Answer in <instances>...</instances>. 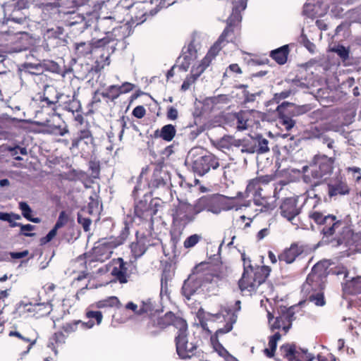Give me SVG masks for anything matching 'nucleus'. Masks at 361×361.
<instances>
[{"label": "nucleus", "mask_w": 361, "mask_h": 361, "mask_svg": "<svg viewBox=\"0 0 361 361\" xmlns=\"http://www.w3.org/2000/svg\"><path fill=\"white\" fill-rule=\"evenodd\" d=\"M9 337L16 338L14 342V347L19 355L23 357L28 354L32 348L36 344L38 334L35 329L31 326L22 330H12L8 333Z\"/></svg>", "instance_id": "obj_9"}, {"label": "nucleus", "mask_w": 361, "mask_h": 361, "mask_svg": "<svg viewBox=\"0 0 361 361\" xmlns=\"http://www.w3.org/2000/svg\"><path fill=\"white\" fill-rule=\"evenodd\" d=\"M93 306L97 309H121L123 307L120 300L116 296H109L104 299L96 302Z\"/></svg>", "instance_id": "obj_35"}, {"label": "nucleus", "mask_w": 361, "mask_h": 361, "mask_svg": "<svg viewBox=\"0 0 361 361\" xmlns=\"http://www.w3.org/2000/svg\"><path fill=\"white\" fill-rule=\"evenodd\" d=\"M195 269L209 271L208 274H205V275H209V277H206L205 279V281L209 283H211L214 278L222 280L226 279L229 274L228 267L223 263L214 265L211 263L202 262L195 267Z\"/></svg>", "instance_id": "obj_13"}, {"label": "nucleus", "mask_w": 361, "mask_h": 361, "mask_svg": "<svg viewBox=\"0 0 361 361\" xmlns=\"http://www.w3.org/2000/svg\"><path fill=\"white\" fill-rule=\"evenodd\" d=\"M310 301L314 302L317 306H324L325 305V299L322 293H317L311 295L309 297Z\"/></svg>", "instance_id": "obj_61"}, {"label": "nucleus", "mask_w": 361, "mask_h": 361, "mask_svg": "<svg viewBox=\"0 0 361 361\" xmlns=\"http://www.w3.org/2000/svg\"><path fill=\"white\" fill-rule=\"evenodd\" d=\"M281 335L279 332L275 333L269 338V348H265L264 352L268 357H272L276 350L277 342L281 339Z\"/></svg>", "instance_id": "obj_46"}, {"label": "nucleus", "mask_w": 361, "mask_h": 361, "mask_svg": "<svg viewBox=\"0 0 361 361\" xmlns=\"http://www.w3.org/2000/svg\"><path fill=\"white\" fill-rule=\"evenodd\" d=\"M222 44H224V45L225 44V43L223 42H219V39H218L217 41L211 47L206 56L204 57V59L206 61H208L210 64L212 60L214 59L220 50L222 49Z\"/></svg>", "instance_id": "obj_50"}, {"label": "nucleus", "mask_w": 361, "mask_h": 361, "mask_svg": "<svg viewBox=\"0 0 361 361\" xmlns=\"http://www.w3.org/2000/svg\"><path fill=\"white\" fill-rule=\"evenodd\" d=\"M290 53L289 46L283 45L270 51L269 56L279 65H283L287 62Z\"/></svg>", "instance_id": "obj_34"}, {"label": "nucleus", "mask_w": 361, "mask_h": 361, "mask_svg": "<svg viewBox=\"0 0 361 361\" xmlns=\"http://www.w3.org/2000/svg\"><path fill=\"white\" fill-rule=\"evenodd\" d=\"M207 100L213 105L219 104H227L229 102L228 96L226 94H219L217 96L209 97Z\"/></svg>", "instance_id": "obj_58"}, {"label": "nucleus", "mask_w": 361, "mask_h": 361, "mask_svg": "<svg viewBox=\"0 0 361 361\" xmlns=\"http://www.w3.org/2000/svg\"><path fill=\"white\" fill-rule=\"evenodd\" d=\"M343 290L348 295H357L361 293V276L346 280L343 284Z\"/></svg>", "instance_id": "obj_38"}, {"label": "nucleus", "mask_w": 361, "mask_h": 361, "mask_svg": "<svg viewBox=\"0 0 361 361\" xmlns=\"http://www.w3.org/2000/svg\"><path fill=\"white\" fill-rule=\"evenodd\" d=\"M237 18V21H239V16L231 15L227 19V26L224 30L223 32L219 37V42H223L224 43H228L229 42H233L235 39L234 36V28H235V20L234 18Z\"/></svg>", "instance_id": "obj_31"}, {"label": "nucleus", "mask_w": 361, "mask_h": 361, "mask_svg": "<svg viewBox=\"0 0 361 361\" xmlns=\"http://www.w3.org/2000/svg\"><path fill=\"white\" fill-rule=\"evenodd\" d=\"M268 143L269 142L266 138L258 135L255 138H252L250 143L245 142V146H243V148L240 150L243 153L257 152L259 154H263L269 151Z\"/></svg>", "instance_id": "obj_19"}, {"label": "nucleus", "mask_w": 361, "mask_h": 361, "mask_svg": "<svg viewBox=\"0 0 361 361\" xmlns=\"http://www.w3.org/2000/svg\"><path fill=\"white\" fill-rule=\"evenodd\" d=\"M305 252V247L299 243H293L278 255V259L286 264L293 263Z\"/></svg>", "instance_id": "obj_17"}, {"label": "nucleus", "mask_w": 361, "mask_h": 361, "mask_svg": "<svg viewBox=\"0 0 361 361\" xmlns=\"http://www.w3.org/2000/svg\"><path fill=\"white\" fill-rule=\"evenodd\" d=\"M201 282L200 280L192 278H189L185 280L182 286L181 292L182 295L187 299L190 300L191 296L193 295L197 290L200 288Z\"/></svg>", "instance_id": "obj_32"}, {"label": "nucleus", "mask_w": 361, "mask_h": 361, "mask_svg": "<svg viewBox=\"0 0 361 361\" xmlns=\"http://www.w3.org/2000/svg\"><path fill=\"white\" fill-rule=\"evenodd\" d=\"M251 114L247 111H240L231 115L238 130H246L250 126Z\"/></svg>", "instance_id": "obj_29"}, {"label": "nucleus", "mask_w": 361, "mask_h": 361, "mask_svg": "<svg viewBox=\"0 0 361 361\" xmlns=\"http://www.w3.org/2000/svg\"><path fill=\"white\" fill-rule=\"evenodd\" d=\"M210 65L208 61L204 58L197 66H193L191 69L190 75H192L197 80L204 73L206 68Z\"/></svg>", "instance_id": "obj_51"}, {"label": "nucleus", "mask_w": 361, "mask_h": 361, "mask_svg": "<svg viewBox=\"0 0 361 361\" xmlns=\"http://www.w3.org/2000/svg\"><path fill=\"white\" fill-rule=\"evenodd\" d=\"M181 325V328L177 329L174 338L178 355L181 359H188L193 356L200 357L202 352L197 350V344L194 342L188 343V325L185 319L183 321Z\"/></svg>", "instance_id": "obj_8"}, {"label": "nucleus", "mask_w": 361, "mask_h": 361, "mask_svg": "<svg viewBox=\"0 0 361 361\" xmlns=\"http://www.w3.org/2000/svg\"><path fill=\"white\" fill-rule=\"evenodd\" d=\"M200 212L201 209L198 207L197 203L191 204L180 201L177 204H173L171 209L172 225L183 229L192 223Z\"/></svg>", "instance_id": "obj_7"}, {"label": "nucleus", "mask_w": 361, "mask_h": 361, "mask_svg": "<svg viewBox=\"0 0 361 361\" xmlns=\"http://www.w3.org/2000/svg\"><path fill=\"white\" fill-rule=\"evenodd\" d=\"M119 96L131 92L135 88V85L128 82H123L121 85H117Z\"/></svg>", "instance_id": "obj_63"}, {"label": "nucleus", "mask_w": 361, "mask_h": 361, "mask_svg": "<svg viewBox=\"0 0 361 361\" xmlns=\"http://www.w3.org/2000/svg\"><path fill=\"white\" fill-rule=\"evenodd\" d=\"M271 272V268L268 266L252 265L244 267L242 277L238 281V287L242 292L252 293L265 282Z\"/></svg>", "instance_id": "obj_4"}, {"label": "nucleus", "mask_w": 361, "mask_h": 361, "mask_svg": "<svg viewBox=\"0 0 361 361\" xmlns=\"http://www.w3.org/2000/svg\"><path fill=\"white\" fill-rule=\"evenodd\" d=\"M66 336L63 331L55 332L49 338L48 347L56 353V348L65 343Z\"/></svg>", "instance_id": "obj_45"}, {"label": "nucleus", "mask_w": 361, "mask_h": 361, "mask_svg": "<svg viewBox=\"0 0 361 361\" xmlns=\"http://www.w3.org/2000/svg\"><path fill=\"white\" fill-rule=\"evenodd\" d=\"M82 141L85 144L93 142L94 137L91 130H90V127L78 130L77 137L72 140V147H78L79 144Z\"/></svg>", "instance_id": "obj_39"}, {"label": "nucleus", "mask_w": 361, "mask_h": 361, "mask_svg": "<svg viewBox=\"0 0 361 361\" xmlns=\"http://www.w3.org/2000/svg\"><path fill=\"white\" fill-rule=\"evenodd\" d=\"M197 205L201 209V212L207 210L214 214H219L223 210H238L243 206L235 202V197H227L219 194L202 197L197 202Z\"/></svg>", "instance_id": "obj_6"}, {"label": "nucleus", "mask_w": 361, "mask_h": 361, "mask_svg": "<svg viewBox=\"0 0 361 361\" xmlns=\"http://www.w3.org/2000/svg\"><path fill=\"white\" fill-rule=\"evenodd\" d=\"M332 52L336 53L339 57L345 61L349 58V49L343 45H337L331 48Z\"/></svg>", "instance_id": "obj_54"}, {"label": "nucleus", "mask_w": 361, "mask_h": 361, "mask_svg": "<svg viewBox=\"0 0 361 361\" xmlns=\"http://www.w3.org/2000/svg\"><path fill=\"white\" fill-rule=\"evenodd\" d=\"M303 286L307 291L317 290L318 288H321V276L312 271L308 274Z\"/></svg>", "instance_id": "obj_42"}, {"label": "nucleus", "mask_w": 361, "mask_h": 361, "mask_svg": "<svg viewBox=\"0 0 361 361\" xmlns=\"http://www.w3.org/2000/svg\"><path fill=\"white\" fill-rule=\"evenodd\" d=\"M96 41L92 39L90 42H80L75 47V54L78 57H85L92 52L94 48H99L96 46Z\"/></svg>", "instance_id": "obj_43"}, {"label": "nucleus", "mask_w": 361, "mask_h": 361, "mask_svg": "<svg viewBox=\"0 0 361 361\" xmlns=\"http://www.w3.org/2000/svg\"><path fill=\"white\" fill-rule=\"evenodd\" d=\"M237 318V314L233 310L224 308L221 309L216 314L207 312L205 317L206 320L200 321V325L203 329L209 331V333L210 331L207 328V322L225 323L224 327L219 328L216 331L214 335L212 336L210 338V341L214 351L216 352L218 355L222 357L227 355L228 351L219 342L218 336L219 335L230 332L233 329V324L236 322Z\"/></svg>", "instance_id": "obj_2"}, {"label": "nucleus", "mask_w": 361, "mask_h": 361, "mask_svg": "<svg viewBox=\"0 0 361 361\" xmlns=\"http://www.w3.org/2000/svg\"><path fill=\"white\" fill-rule=\"evenodd\" d=\"M183 320V318L177 316L171 311L166 312L161 316L149 317L145 327V334L153 338L157 337L171 326L176 329L181 328Z\"/></svg>", "instance_id": "obj_5"}, {"label": "nucleus", "mask_w": 361, "mask_h": 361, "mask_svg": "<svg viewBox=\"0 0 361 361\" xmlns=\"http://www.w3.org/2000/svg\"><path fill=\"white\" fill-rule=\"evenodd\" d=\"M121 6L126 8H135L138 10V12L135 14V18L136 21L144 22L146 20L147 9L145 8L144 3H132L128 4L126 0L121 1Z\"/></svg>", "instance_id": "obj_41"}, {"label": "nucleus", "mask_w": 361, "mask_h": 361, "mask_svg": "<svg viewBox=\"0 0 361 361\" xmlns=\"http://www.w3.org/2000/svg\"><path fill=\"white\" fill-rule=\"evenodd\" d=\"M308 218L317 225L323 240H335L338 245L345 243L343 234L345 230H348V227L341 217L328 214L314 207L309 211Z\"/></svg>", "instance_id": "obj_1"}, {"label": "nucleus", "mask_w": 361, "mask_h": 361, "mask_svg": "<svg viewBox=\"0 0 361 361\" xmlns=\"http://www.w3.org/2000/svg\"><path fill=\"white\" fill-rule=\"evenodd\" d=\"M293 310V307H290L281 310L279 316L276 317L274 322L271 324V331H274L276 329L282 328L285 333H287L291 327L292 322L295 319V312Z\"/></svg>", "instance_id": "obj_15"}, {"label": "nucleus", "mask_w": 361, "mask_h": 361, "mask_svg": "<svg viewBox=\"0 0 361 361\" xmlns=\"http://www.w3.org/2000/svg\"><path fill=\"white\" fill-rule=\"evenodd\" d=\"M130 234V228L128 224H125V226L121 231L119 235L116 238H109L113 243V244L118 247L124 243V242L127 240L128 235Z\"/></svg>", "instance_id": "obj_49"}, {"label": "nucleus", "mask_w": 361, "mask_h": 361, "mask_svg": "<svg viewBox=\"0 0 361 361\" xmlns=\"http://www.w3.org/2000/svg\"><path fill=\"white\" fill-rule=\"evenodd\" d=\"M111 283H127L131 275L136 271V266L132 261L126 262L122 257L113 259L110 262Z\"/></svg>", "instance_id": "obj_10"}, {"label": "nucleus", "mask_w": 361, "mask_h": 361, "mask_svg": "<svg viewBox=\"0 0 361 361\" xmlns=\"http://www.w3.org/2000/svg\"><path fill=\"white\" fill-rule=\"evenodd\" d=\"M149 238L145 235H142L140 237L138 236V232L136 233V241L133 242L130 245V250L133 255L135 258H138L142 256L148 247L152 245L150 243Z\"/></svg>", "instance_id": "obj_23"}, {"label": "nucleus", "mask_w": 361, "mask_h": 361, "mask_svg": "<svg viewBox=\"0 0 361 361\" xmlns=\"http://www.w3.org/2000/svg\"><path fill=\"white\" fill-rule=\"evenodd\" d=\"M59 4L58 3H48L42 4V18L44 20L56 18L60 15Z\"/></svg>", "instance_id": "obj_36"}, {"label": "nucleus", "mask_w": 361, "mask_h": 361, "mask_svg": "<svg viewBox=\"0 0 361 361\" xmlns=\"http://www.w3.org/2000/svg\"><path fill=\"white\" fill-rule=\"evenodd\" d=\"M290 105H292V108H293V110H292V113H293L294 115L297 116L305 114L307 112H310L313 109V106L310 104H306L299 106H294L293 104H290Z\"/></svg>", "instance_id": "obj_55"}, {"label": "nucleus", "mask_w": 361, "mask_h": 361, "mask_svg": "<svg viewBox=\"0 0 361 361\" xmlns=\"http://www.w3.org/2000/svg\"><path fill=\"white\" fill-rule=\"evenodd\" d=\"M292 107L290 103L283 102L276 109L279 123L287 130H290L295 124V121L291 118Z\"/></svg>", "instance_id": "obj_20"}, {"label": "nucleus", "mask_w": 361, "mask_h": 361, "mask_svg": "<svg viewBox=\"0 0 361 361\" xmlns=\"http://www.w3.org/2000/svg\"><path fill=\"white\" fill-rule=\"evenodd\" d=\"M271 197L265 195L257 194L253 197L254 204L257 206L261 207V212H269L273 210L275 207L274 201H270Z\"/></svg>", "instance_id": "obj_37"}, {"label": "nucleus", "mask_w": 361, "mask_h": 361, "mask_svg": "<svg viewBox=\"0 0 361 361\" xmlns=\"http://www.w3.org/2000/svg\"><path fill=\"white\" fill-rule=\"evenodd\" d=\"M220 166L219 158L211 152L196 157L191 162L192 171L200 176H202L211 171L217 170Z\"/></svg>", "instance_id": "obj_11"}, {"label": "nucleus", "mask_w": 361, "mask_h": 361, "mask_svg": "<svg viewBox=\"0 0 361 361\" xmlns=\"http://www.w3.org/2000/svg\"><path fill=\"white\" fill-rule=\"evenodd\" d=\"M326 128L322 125H312L306 130L309 138H322L325 135Z\"/></svg>", "instance_id": "obj_47"}, {"label": "nucleus", "mask_w": 361, "mask_h": 361, "mask_svg": "<svg viewBox=\"0 0 361 361\" xmlns=\"http://www.w3.org/2000/svg\"><path fill=\"white\" fill-rule=\"evenodd\" d=\"M19 209L21 210L22 215L27 220L33 223H39L41 219L38 217H33L32 216V209L29 204L25 202H19Z\"/></svg>", "instance_id": "obj_48"}, {"label": "nucleus", "mask_w": 361, "mask_h": 361, "mask_svg": "<svg viewBox=\"0 0 361 361\" xmlns=\"http://www.w3.org/2000/svg\"><path fill=\"white\" fill-rule=\"evenodd\" d=\"M85 316L87 318L90 319L89 321H92V319H94L96 323L94 325H99L103 319V315L101 311H93V310H87L85 313Z\"/></svg>", "instance_id": "obj_57"}, {"label": "nucleus", "mask_w": 361, "mask_h": 361, "mask_svg": "<svg viewBox=\"0 0 361 361\" xmlns=\"http://www.w3.org/2000/svg\"><path fill=\"white\" fill-rule=\"evenodd\" d=\"M202 239L200 235L193 234L188 236L183 243V246L186 249H189L195 246Z\"/></svg>", "instance_id": "obj_56"}, {"label": "nucleus", "mask_w": 361, "mask_h": 361, "mask_svg": "<svg viewBox=\"0 0 361 361\" xmlns=\"http://www.w3.org/2000/svg\"><path fill=\"white\" fill-rule=\"evenodd\" d=\"M101 95L104 98H106L112 102L114 101L119 97L117 85H112L109 86L104 92L101 93Z\"/></svg>", "instance_id": "obj_53"}, {"label": "nucleus", "mask_w": 361, "mask_h": 361, "mask_svg": "<svg viewBox=\"0 0 361 361\" xmlns=\"http://www.w3.org/2000/svg\"><path fill=\"white\" fill-rule=\"evenodd\" d=\"M89 169L91 171V176L93 178H99L100 172V164L99 161H90L89 162Z\"/></svg>", "instance_id": "obj_62"}, {"label": "nucleus", "mask_w": 361, "mask_h": 361, "mask_svg": "<svg viewBox=\"0 0 361 361\" xmlns=\"http://www.w3.org/2000/svg\"><path fill=\"white\" fill-rule=\"evenodd\" d=\"M279 209L281 216L288 221H293L302 212V207L298 206V196L284 198Z\"/></svg>", "instance_id": "obj_12"}, {"label": "nucleus", "mask_w": 361, "mask_h": 361, "mask_svg": "<svg viewBox=\"0 0 361 361\" xmlns=\"http://www.w3.org/2000/svg\"><path fill=\"white\" fill-rule=\"evenodd\" d=\"M32 317L36 319L48 316L52 311V305L49 302L32 303Z\"/></svg>", "instance_id": "obj_40"}, {"label": "nucleus", "mask_w": 361, "mask_h": 361, "mask_svg": "<svg viewBox=\"0 0 361 361\" xmlns=\"http://www.w3.org/2000/svg\"><path fill=\"white\" fill-rule=\"evenodd\" d=\"M102 11L99 16L96 17L95 30L108 36L111 32L112 28L118 23H121L123 19L116 18V15L102 16Z\"/></svg>", "instance_id": "obj_18"}, {"label": "nucleus", "mask_w": 361, "mask_h": 361, "mask_svg": "<svg viewBox=\"0 0 361 361\" xmlns=\"http://www.w3.org/2000/svg\"><path fill=\"white\" fill-rule=\"evenodd\" d=\"M63 28L60 26H57L56 28L47 29L44 34V38L46 40H49L51 39H59L61 35H63Z\"/></svg>", "instance_id": "obj_52"}, {"label": "nucleus", "mask_w": 361, "mask_h": 361, "mask_svg": "<svg viewBox=\"0 0 361 361\" xmlns=\"http://www.w3.org/2000/svg\"><path fill=\"white\" fill-rule=\"evenodd\" d=\"M116 247L109 239H105L92 249V259L93 262H104L109 259Z\"/></svg>", "instance_id": "obj_14"}, {"label": "nucleus", "mask_w": 361, "mask_h": 361, "mask_svg": "<svg viewBox=\"0 0 361 361\" xmlns=\"http://www.w3.org/2000/svg\"><path fill=\"white\" fill-rule=\"evenodd\" d=\"M94 326V322L93 321L85 322L81 320H74L63 324L61 329L66 336H69L78 332L80 329L87 330L92 329Z\"/></svg>", "instance_id": "obj_26"}, {"label": "nucleus", "mask_w": 361, "mask_h": 361, "mask_svg": "<svg viewBox=\"0 0 361 361\" xmlns=\"http://www.w3.org/2000/svg\"><path fill=\"white\" fill-rule=\"evenodd\" d=\"M274 179L273 175H265L256 177L249 180L245 192L247 194L255 195L262 193V185H267Z\"/></svg>", "instance_id": "obj_21"}, {"label": "nucleus", "mask_w": 361, "mask_h": 361, "mask_svg": "<svg viewBox=\"0 0 361 361\" xmlns=\"http://www.w3.org/2000/svg\"><path fill=\"white\" fill-rule=\"evenodd\" d=\"M59 97L56 89L51 85H45L44 88V94L42 101L45 102L47 106L54 105L59 100Z\"/></svg>", "instance_id": "obj_44"}, {"label": "nucleus", "mask_w": 361, "mask_h": 361, "mask_svg": "<svg viewBox=\"0 0 361 361\" xmlns=\"http://www.w3.org/2000/svg\"><path fill=\"white\" fill-rule=\"evenodd\" d=\"M110 0H87L86 4H83L78 7V13L80 15L83 20L85 19L86 17L94 15L95 17L97 14H99L101 13L103 7L106 6V4L109 2Z\"/></svg>", "instance_id": "obj_16"}, {"label": "nucleus", "mask_w": 361, "mask_h": 361, "mask_svg": "<svg viewBox=\"0 0 361 361\" xmlns=\"http://www.w3.org/2000/svg\"><path fill=\"white\" fill-rule=\"evenodd\" d=\"M335 157H328L325 154H317L313 157L309 166H307L306 173L303 176V180L312 185V190L319 186L321 180L331 175L334 171Z\"/></svg>", "instance_id": "obj_3"}, {"label": "nucleus", "mask_w": 361, "mask_h": 361, "mask_svg": "<svg viewBox=\"0 0 361 361\" xmlns=\"http://www.w3.org/2000/svg\"><path fill=\"white\" fill-rule=\"evenodd\" d=\"M69 221V216L65 211H61L59 214L58 219L55 224L56 228H62L66 226Z\"/></svg>", "instance_id": "obj_60"}, {"label": "nucleus", "mask_w": 361, "mask_h": 361, "mask_svg": "<svg viewBox=\"0 0 361 361\" xmlns=\"http://www.w3.org/2000/svg\"><path fill=\"white\" fill-rule=\"evenodd\" d=\"M128 27L126 25H118L117 24L112 28V31L109 35L97 39L96 46L104 47L112 41H119L126 38V30Z\"/></svg>", "instance_id": "obj_22"}, {"label": "nucleus", "mask_w": 361, "mask_h": 361, "mask_svg": "<svg viewBox=\"0 0 361 361\" xmlns=\"http://www.w3.org/2000/svg\"><path fill=\"white\" fill-rule=\"evenodd\" d=\"M78 222L82 225L83 230L85 232L90 231V227L92 224V220L88 217H83L81 214H78Z\"/></svg>", "instance_id": "obj_64"}, {"label": "nucleus", "mask_w": 361, "mask_h": 361, "mask_svg": "<svg viewBox=\"0 0 361 361\" xmlns=\"http://www.w3.org/2000/svg\"><path fill=\"white\" fill-rule=\"evenodd\" d=\"M152 165L154 168L153 169L152 177L149 183V185L152 188H158L159 187L165 186L169 178L168 173L163 171L161 166L156 164Z\"/></svg>", "instance_id": "obj_25"}, {"label": "nucleus", "mask_w": 361, "mask_h": 361, "mask_svg": "<svg viewBox=\"0 0 361 361\" xmlns=\"http://www.w3.org/2000/svg\"><path fill=\"white\" fill-rule=\"evenodd\" d=\"M176 135V126L172 124L164 125L161 129H157L154 133L156 138H161L166 142H171Z\"/></svg>", "instance_id": "obj_33"}, {"label": "nucleus", "mask_w": 361, "mask_h": 361, "mask_svg": "<svg viewBox=\"0 0 361 361\" xmlns=\"http://www.w3.org/2000/svg\"><path fill=\"white\" fill-rule=\"evenodd\" d=\"M327 188L328 195L330 198L337 195H345L350 192L348 184L342 180H337L334 183H328Z\"/></svg>", "instance_id": "obj_28"}, {"label": "nucleus", "mask_w": 361, "mask_h": 361, "mask_svg": "<svg viewBox=\"0 0 361 361\" xmlns=\"http://www.w3.org/2000/svg\"><path fill=\"white\" fill-rule=\"evenodd\" d=\"M154 310V306L150 300L142 301L139 307L138 316L152 312Z\"/></svg>", "instance_id": "obj_59"}, {"label": "nucleus", "mask_w": 361, "mask_h": 361, "mask_svg": "<svg viewBox=\"0 0 361 361\" xmlns=\"http://www.w3.org/2000/svg\"><path fill=\"white\" fill-rule=\"evenodd\" d=\"M245 144L244 140L235 139L232 135H224L217 141L216 148L225 152V150H233L234 148H243Z\"/></svg>", "instance_id": "obj_24"}, {"label": "nucleus", "mask_w": 361, "mask_h": 361, "mask_svg": "<svg viewBox=\"0 0 361 361\" xmlns=\"http://www.w3.org/2000/svg\"><path fill=\"white\" fill-rule=\"evenodd\" d=\"M32 302L20 301L15 305V308L12 312L13 318H27L32 317Z\"/></svg>", "instance_id": "obj_30"}, {"label": "nucleus", "mask_w": 361, "mask_h": 361, "mask_svg": "<svg viewBox=\"0 0 361 361\" xmlns=\"http://www.w3.org/2000/svg\"><path fill=\"white\" fill-rule=\"evenodd\" d=\"M154 214L155 212L147 200H140L134 207V214L140 219L147 221L152 219Z\"/></svg>", "instance_id": "obj_27"}]
</instances>
